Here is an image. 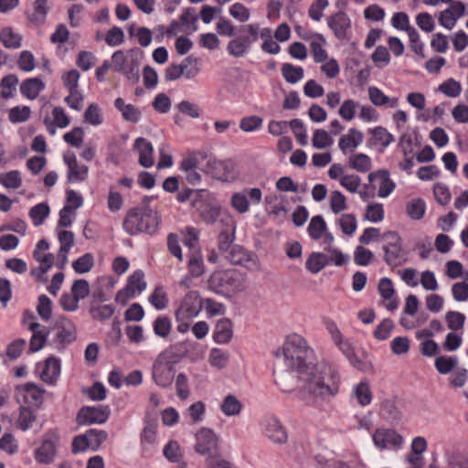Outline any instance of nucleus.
I'll return each mask as SVG.
<instances>
[{
  "label": "nucleus",
  "mask_w": 468,
  "mask_h": 468,
  "mask_svg": "<svg viewBox=\"0 0 468 468\" xmlns=\"http://www.w3.org/2000/svg\"><path fill=\"white\" fill-rule=\"evenodd\" d=\"M372 439L375 446L380 450L399 448L403 443L402 436L393 429H377Z\"/></svg>",
  "instance_id": "obj_15"
},
{
  "label": "nucleus",
  "mask_w": 468,
  "mask_h": 468,
  "mask_svg": "<svg viewBox=\"0 0 468 468\" xmlns=\"http://www.w3.org/2000/svg\"><path fill=\"white\" fill-rule=\"evenodd\" d=\"M164 456L171 463H180L183 454L181 448L176 441H169L164 447Z\"/></svg>",
  "instance_id": "obj_53"
},
{
  "label": "nucleus",
  "mask_w": 468,
  "mask_h": 468,
  "mask_svg": "<svg viewBox=\"0 0 468 468\" xmlns=\"http://www.w3.org/2000/svg\"><path fill=\"white\" fill-rule=\"evenodd\" d=\"M203 303L197 291H189L176 310V322L187 321L198 315Z\"/></svg>",
  "instance_id": "obj_11"
},
{
  "label": "nucleus",
  "mask_w": 468,
  "mask_h": 468,
  "mask_svg": "<svg viewBox=\"0 0 468 468\" xmlns=\"http://www.w3.org/2000/svg\"><path fill=\"white\" fill-rule=\"evenodd\" d=\"M195 451L200 455L207 457V464L220 457L218 437L213 430L201 428L196 433Z\"/></svg>",
  "instance_id": "obj_7"
},
{
  "label": "nucleus",
  "mask_w": 468,
  "mask_h": 468,
  "mask_svg": "<svg viewBox=\"0 0 468 468\" xmlns=\"http://www.w3.org/2000/svg\"><path fill=\"white\" fill-rule=\"evenodd\" d=\"M94 265V258L91 253H85L72 262L75 272L83 274L89 272Z\"/></svg>",
  "instance_id": "obj_52"
},
{
  "label": "nucleus",
  "mask_w": 468,
  "mask_h": 468,
  "mask_svg": "<svg viewBox=\"0 0 468 468\" xmlns=\"http://www.w3.org/2000/svg\"><path fill=\"white\" fill-rule=\"evenodd\" d=\"M63 161L67 165V182L77 184L85 181L88 177L89 167L78 162L73 152L68 151L63 154Z\"/></svg>",
  "instance_id": "obj_13"
},
{
  "label": "nucleus",
  "mask_w": 468,
  "mask_h": 468,
  "mask_svg": "<svg viewBox=\"0 0 468 468\" xmlns=\"http://www.w3.org/2000/svg\"><path fill=\"white\" fill-rule=\"evenodd\" d=\"M379 414L387 420H396L399 418V410L390 399H386L381 402Z\"/></svg>",
  "instance_id": "obj_60"
},
{
  "label": "nucleus",
  "mask_w": 468,
  "mask_h": 468,
  "mask_svg": "<svg viewBox=\"0 0 468 468\" xmlns=\"http://www.w3.org/2000/svg\"><path fill=\"white\" fill-rule=\"evenodd\" d=\"M301 379L304 382L295 396L306 405H313L315 399H329L340 389L341 377L337 370L326 365H315Z\"/></svg>",
  "instance_id": "obj_1"
},
{
  "label": "nucleus",
  "mask_w": 468,
  "mask_h": 468,
  "mask_svg": "<svg viewBox=\"0 0 468 468\" xmlns=\"http://www.w3.org/2000/svg\"><path fill=\"white\" fill-rule=\"evenodd\" d=\"M349 167L359 172L367 173L371 169V158L366 154H355L348 158Z\"/></svg>",
  "instance_id": "obj_35"
},
{
  "label": "nucleus",
  "mask_w": 468,
  "mask_h": 468,
  "mask_svg": "<svg viewBox=\"0 0 468 468\" xmlns=\"http://www.w3.org/2000/svg\"><path fill=\"white\" fill-rule=\"evenodd\" d=\"M133 148L139 154V164L145 167L149 168L154 165V148L152 144L146 140L145 138L139 137L134 141Z\"/></svg>",
  "instance_id": "obj_20"
},
{
  "label": "nucleus",
  "mask_w": 468,
  "mask_h": 468,
  "mask_svg": "<svg viewBox=\"0 0 468 468\" xmlns=\"http://www.w3.org/2000/svg\"><path fill=\"white\" fill-rule=\"evenodd\" d=\"M327 25L338 40L347 38V31L351 27V20L345 12H337L327 18Z\"/></svg>",
  "instance_id": "obj_17"
},
{
  "label": "nucleus",
  "mask_w": 468,
  "mask_h": 468,
  "mask_svg": "<svg viewBox=\"0 0 468 468\" xmlns=\"http://www.w3.org/2000/svg\"><path fill=\"white\" fill-rule=\"evenodd\" d=\"M84 120L87 123L98 126L103 122L101 109L97 103L90 104L84 112Z\"/></svg>",
  "instance_id": "obj_50"
},
{
  "label": "nucleus",
  "mask_w": 468,
  "mask_h": 468,
  "mask_svg": "<svg viewBox=\"0 0 468 468\" xmlns=\"http://www.w3.org/2000/svg\"><path fill=\"white\" fill-rule=\"evenodd\" d=\"M150 303L156 310H164L168 305V297L163 287H156L149 296Z\"/></svg>",
  "instance_id": "obj_54"
},
{
  "label": "nucleus",
  "mask_w": 468,
  "mask_h": 468,
  "mask_svg": "<svg viewBox=\"0 0 468 468\" xmlns=\"http://www.w3.org/2000/svg\"><path fill=\"white\" fill-rule=\"evenodd\" d=\"M192 207L199 212L202 219L207 224L214 223L219 215L218 208L204 203L201 198H192Z\"/></svg>",
  "instance_id": "obj_29"
},
{
  "label": "nucleus",
  "mask_w": 468,
  "mask_h": 468,
  "mask_svg": "<svg viewBox=\"0 0 468 468\" xmlns=\"http://www.w3.org/2000/svg\"><path fill=\"white\" fill-rule=\"evenodd\" d=\"M327 230V225L321 215L314 216L311 218L307 227V232L314 240H318L323 237L324 232Z\"/></svg>",
  "instance_id": "obj_36"
},
{
  "label": "nucleus",
  "mask_w": 468,
  "mask_h": 468,
  "mask_svg": "<svg viewBox=\"0 0 468 468\" xmlns=\"http://www.w3.org/2000/svg\"><path fill=\"white\" fill-rule=\"evenodd\" d=\"M438 90L450 98H456L462 92V85L459 81L450 78L439 86Z\"/></svg>",
  "instance_id": "obj_55"
},
{
  "label": "nucleus",
  "mask_w": 468,
  "mask_h": 468,
  "mask_svg": "<svg viewBox=\"0 0 468 468\" xmlns=\"http://www.w3.org/2000/svg\"><path fill=\"white\" fill-rule=\"evenodd\" d=\"M369 133L372 134L369 140L371 145H381L385 149L394 141V136L382 126L370 129Z\"/></svg>",
  "instance_id": "obj_32"
},
{
  "label": "nucleus",
  "mask_w": 468,
  "mask_h": 468,
  "mask_svg": "<svg viewBox=\"0 0 468 468\" xmlns=\"http://www.w3.org/2000/svg\"><path fill=\"white\" fill-rule=\"evenodd\" d=\"M17 390L16 399L20 402L19 397H23V401L28 407L39 408L43 402L44 389L37 387L32 382L26 383L23 386H16Z\"/></svg>",
  "instance_id": "obj_16"
},
{
  "label": "nucleus",
  "mask_w": 468,
  "mask_h": 468,
  "mask_svg": "<svg viewBox=\"0 0 468 468\" xmlns=\"http://www.w3.org/2000/svg\"><path fill=\"white\" fill-rule=\"evenodd\" d=\"M241 410V402L231 394L226 396L220 404V410L228 417L239 415Z\"/></svg>",
  "instance_id": "obj_40"
},
{
  "label": "nucleus",
  "mask_w": 468,
  "mask_h": 468,
  "mask_svg": "<svg viewBox=\"0 0 468 468\" xmlns=\"http://www.w3.org/2000/svg\"><path fill=\"white\" fill-rule=\"evenodd\" d=\"M108 439V433L103 430L90 429L83 434L73 438L71 452L74 454L90 450L97 452L101 445Z\"/></svg>",
  "instance_id": "obj_9"
},
{
  "label": "nucleus",
  "mask_w": 468,
  "mask_h": 468,
  "mask_svg": "<svg viewBox=\"0 0 468 468\" xmlns=\"http://www.w3.org/2000/svg\"><path fill=\"white\" fill-rule=\"evenodd\" d=\"M465 319V315L457 311H449L445 315L448 328L454 331L463 327Z\"/></svg>",
  "instance_id": "obj_61"
},
{
  "label": "nucleus",
  "mask_w": 468,
  "mask_h": 468,
  "mask_svg": "<svg viewBox=\"0 0 468 468\" xmlns=\"http://www.w3.org/2000/svg\"><path fill=\"white\" fill-rule=\"evenodd\" d=\"M172 328V323L168 316L159 315L153 323V329L155 335L161 338H166Z\"/></svg>",
  "instance_id": "obj_46"
},
{
  "label": "nucleus",
  "mask_w": 468,
  "mask_h": 468,
  "mask_svg": "<svg viewBox=\"0 0 468 468\" xmlns=\"http://www.w3.org/2000/svg\"><path fill=\"white\" fill-rule=\"evenodd\" d=\"M182 357L176 346H171L158 354L151 371L154 383L161 388H171L176 378V365Z\"/></svg>",
  "instance_id": "obj_5"
},
{
  "label": "nucleus",
  "mask_w": 468,
  "mask_h": 468,
  "mask_svg": "<svg viewBox=\"0 0 468 468\" xmlns=\"http://www.w3.org/2000/svg\"><path fill=\"white\" fill-rule=\"evenodd\" d=\"M18 78L16 77V75L8 74L5 76L0 82V86L4 89L0 92L1 96L5 100L13 98L16 90Z\"/></svg>",
  "instance_id": "obj_45"
},
{
  "label": "nucleus",
  "mask_w": 468,
  "mask_h": 468,
  "mask_svg": "<svg viewBox=\"0 0 468 468\" xmlns=\"http://www.w3.org/2000/svg\"><path fill=\"white\" fill-rule=\"evenodd\" d=\"M76 339L74 324L64 316H60V343H72Z\"/></svg>",
  "instance_id": "obj_47"
},
{
  "label": "nucleus",
  "mask_w": 468,
  "mask_h": 468,
  "mask_svg": "<svg viewBox=\"0 0 468 468\" xmlns=\"http://www.w3.org/2000/svg\"><path fill=\"white\" fill-rule=\"evenodd\" d=\"M37 370L39 372L42 381L48 385H55L58 376V358L48 357L43 364L37 365Z\"/></svg>",
  "instance_id": "obj_19"
},
{
  "label": "nucleus",
  "mask_w": 468,
  "mask_h": 468,
  "mask_svg": "<svg viewBox=\"0 0 468 468\" xmlns=\"http://www.w3.org/2000/svg\"><path fill=\"white\" fill-rule=\"evenodd\" d=\"M44 88L45 84L39 78H28L22 81L20 92L28 100H35Z\"/></svg>",
  "instance_id": "obj_27"
},
{
  "label": "nucleus",
  "mask_w": 468,
  "mask_h": 468,
  "mask_svg": "<svg viewBox=\"0 0 468 468\" xmlns=\"http://www.w3.org/2000/svg\"><path fill=\"white\" fill-rule=\"evenodd\" d=\"M426 209L425 202L422 198L412 199L407 203L406 213L414 220H420L423 218Z\"/></svg>",
  "instance_id": "obj_43"
},
{
  "label": "nucleus",
  "mask_w": 468,
  "mask_h": 468,
  "mask_svg": "<svg viewBox=\"0 0 468 468\" xmlns=\"http://www.w3.org/2000/svg\"><path fill=\"white\" fill-rule=\"evenodd\" d=\"M0 40L7 48H18L21 46L22 37L11 27H5L0 32Z\"/></svg>",
  "instance_id": "obj_41"
},
{
  "label": "nucleus",
  "mask_w": 468,
  "mask_h": 468,
  "mask_svg": "<svg viewBox=\"0 0 468 468\" xmlns=\"http://www.w3.org/2000/svg\"><path fill=\"white\" fill-rule=\"evenodd\" d=\"M126 286L134 291V293H141L146 288L144 273L142 270H136L128 277Z\"/></svg>",
  "instance_id": "obj_51"
},
{
  "label": "nucleus",
  "mask_w": 468,
  "mask_h": 468,
  "mask_svg": "<svg viewBox=\"0 0 468 468\" xmlns=\"http://www.w3.org/2000/svg\"><path fill=\"white\" fill-rule=\"evenodd\" d=\"M289 125L294 133L297 143L303 146L306 145L308 142V136L303 121L300 119H293L289 122Z\"/></svg>",
  "instance_id": "obj_56"
},
{
  "label": "nucleus",
  "mask_w": 468,
  "mask_h": 468,
  "mask_svg": "<svg viewBox=\"0 0 468 468\" xmlns=\"http://www.w3.org/2000/svg\"><path fill=\"white\" fill-rule=\"evenodd\" d=\"M362 132L356 128H350L347 134L343 135L338 142V146L342 153L346 154L347 151L353 152L363 142Z\"/></svg>",
  "instance_id": "obj_24"
},
{
  "label": "nucleus",
  "mask_w": 468,
  "mask_h": 468,
  "mask_svg": "<svg viewBox=\"0 0 468 468\" xmlns=\"http://www.w3.org/2000/svg\"><path fill=\"white\" fill-rule=\"evenodd\" d=\"M327 265H329V260L322 252H312L305 262V268L313 274L318 273Z\"/></svg>",
  "instance_id": "obj_34"
},
{
  "label": "nucleus",
  "mask_w": 468,
  "mask_h": 468,
  "mask_svg": "<svg viewBox=\"0 0 468 468\" xmlns=\"http://www.w3.org/2000/svg\"><path fill=\"white\" fill-rule=\"evenodd\" d=\"M394 327V323L389 318H385L378 324L373 332V335L376 339L383 341L389 337L390 333Z\"/></svg>",
  "instance_id": "obj_63"
},
{
  "label": "nucleus",
  "mask_w": 468,
  "mask_h": 468,
  "mask_svg": "<svg viewBox=\"0 0 468 468\" xmlns=\"http://www.w3.org/2000/svg\"><path fill=\"white\" fill-rule=\"evenodd\" d=\"M197 58L192 55L186 58L181 64H171L165 71V79L166 81H173L179 79L185 72L188 65L197 63Z\"/></svg>",
  "instance_id": "obj_31"
},
{
  "label": "nucleus",
  "mask_w": 468,
  "mask_h": 468,
  "mask_svg": "<svg viewBox=\"0 0 468 468\" xmlns=\"http://www.w3.org/2000/svg\"><path fill=\"white\" fill-rule=\"evenodd\" d=\"M207 286L214 293L230 298L247 290V275L236 269L217 270L210 274Z\"/></svg>",
  "instance_id": "obj_3"
},
{
  "label": "nucleus",
  "mask_w": 468,
  "mask_h": 468,
  "mask_svg": "<svg viewBox=\"0 0 468 468\" xmlns=\"http://www.w3.org/2000/svg\"><path fill=\"white\" fill-rule=\"evenodd\" d=\"M37 312L43 321H48L52 315V303L46 294L38 297Z\"/></svg>",
  "instance_id": "obj_62"
},
{
  "label": "nucleus",
  "mask_w": 468,
  "mask_h": 468,
  "mask_svg": "<svg viewBox=\"0 0 468 468\" xmlns=\"http://www.w3.org/2000/svg\"><path fill=\"white\" fill-rule=\"evenodd\" d=\"M227 260L234 265H240L250 268L251 263H255L254 255L239 245H234L226 255Z\"/></svg>",
  "instance_id": "obj_22"
},
{
  "label": "nucleus",
  "mask_w": 468,
  "mask_h": 468,
  "mask_svg": "<svg viewBox=\"0 0 468 468\" xmlns=\"http://www.w3.org/2000/svg\"><path fill=\"white\" fill-rule=\"evenodd\" d=\"M352 396L356 398L357 403L362 407H366L371 403L373 395L367 379H362L353 388Z\"/></svg>",
  "instance_id": "obj_30"
},
{
  "label": "nucleus",
  "mask_w": 468,
  "mask_h": 468,
  "mask_svg": "<svg viewBox=\"0 0 468 468\" xmlns=\"http://www.w3.org/2000/svg\"><path fill=\"white\" fill-rule=\"evenodd\" d=\"M114 106L122 113L123 120L132 123H137L141 120V111L133 104H126L122 98L115 99Z\"/></svg>",
  "instance_id": "obj_25"
},
{
  "label": "nucleus",
  "mask_w": 468,
  "mask_h": 468,
  "mask_svg": "<svg viewBox=\"0 0 468 468\" xmlns=\"http://www.w3.org/2000/svg\"><path fill=\"white\" fill-rule=\"evenodd\" d=\"M160 218L157 211L149 206H136L129 209L123 218L122 228L131 236L142 233L154 235L158 230Z\"/></svg>",
  "instance_id": "obj_4"
},
{
  "label": "nucleus",
  "mask_w": 468,
  "mask_h": 468,
  "mask_svg": "<svg viewBox=\"0 0 468 468\" xmlns=\"http://www.w3.org/2000/svg\"><path fill=\"white\" fill-rule=\"evenodd\" d=\"M458 365V358L456 356H440L436 357L434 366L440 374L446 375L452 371Z\"/></svg>",
  "instance_id": "obj_44"
},
{
  "label": "nucleus",
  "mask_w": 468,
  "mask_h": 468,
  "mask_svg": "<svg viewBox=\"0 0 468 468\" xmlns=\"http://www.w3.org/2000/svg\"><path fill=\"white\" fill-rule=\"evenodd\" d=\"M207 164L204 168V171L216 178H221L227 175V165L224 161L218 160L213 156H208L207 158Z\"/></svg>",
  "instance_id": "obj_37"
},
{
  "label": "nucleus",
  "mask_w": 468,
  "mask_h": 468,
  "mask_svg": "<svg viewBox=\"0 0 468 468\" xmlns=\"http://www.w3.org/2000/svg\"><path fill=\"white\" fill-rule=\"evenodd\" d=\"M207 158V154L205 151L192 152L182 160L180 163V169L184 172L197 169L202 160Z\"/></svg>",
  "instance_id": "obj_39"
},
{
  "label": "nucleus",
  "mask_w": 468,
  "mask_h": 468,
  "mask_svg": "<svg viewBox=\"0 0 468 468\" xmlns=\"http://www.w3.org/2000/svg\"><path fill=\"white\" fill-rule=\"evenodd\" d=\"M40 327L38 323H31L29 324V330L33 332L29 342V351L35 353L39 351L46 342V335L42 334L37 329Z\"/></svg>",
  "instance_id": "obj_42"
},
{
  "label": "nucleus",
  "mask_w": 468,
  "mask_h": 468,
  "mask_svg": "<svg viewBox=\"0 0 468 468\" xmlns=\"http://www.w3.org/2000/svg\"><path fill=\"white\" fill-rule=\"evenodd\" d=\"M183 238V243L190 251L200 250L199 247V230L193 226H186L180 230Z\"/></svg>",
  "instance_id": "obj_33"
},
{
  "label": "nucleus",
  "mask_w": 468,
  "mask_h": 468,
  "mask_svg": "<svg viewBox=\"0 0 468 468\" xmlns=\"http://www.w3.org/2000/svg\"><path fill=\"white\" fill-rule=\"evenodd\" d=\"M233 337V324L229 318L219 319L213 331V340L219 345H226Z\"/></svg>",
  "instance_id": "obj_21"
},
{
  "label": "nucleus",
  "mask_w": 468,
  "mask_h": 468,
  "mask_svg": "<svg viewBox=\"0 0 468 468\" xmlns=\"http://www.w3.org/2000/svg\"><path fill=\"white\" fill-rule=\"evenodd\" d=\"M385 244L383 245L384 261L392 268L402 265L406 257L402 250V240L396 231H388L383 234Z\"/></svg>",
  "instance_id": "obj_8"
},
{
  "label": "nucleus",
  "mask_w": 468,
  "mask_h": 468,
  "mask_svg": "<svg viewBox=\"0 0 468 468\" xmlns=\"http://www.w3.org/2000/svg\"><path fill=\"white\" fill-rule=\"evenodd\" d=\"M313 353L306 341L297 334L289 335L282 347L286 367L296 372L300 378L306 376L309 370L314 369L315 365L311 361Z\"/></svg>",
  "instance_id": "obj_2"
},
{
  "label": "nucleus",
  "mask_w": 468,
  "mask_h": 468,
  "mask_svg": "<svg viewBox=\"0 0 468 468\" xmlns=\"http://www.w3.org/2000/svg\"><path fill=\"white\" fill-rule=\"evenodd\" d=\"M72 298L70 303H65L67 311H75L78 308L80 300L86 298L90 294V284L87 280L80 279L74 282L71 287Z\"/></svg>",
  "instance_id": "obj_23"
},
{
  "label": "nucleus",
  "mask_w": 468,
  "mask_h": 468,
  "mask_svg": "<svg viewBox=\"0 0 468 468\" xmlns=\"http://www.w3.org/2000/svg\"><path fill=\"white\" fill-rule=\"evenodd\" d=\"M115 308L112 304L93 306L90 309V314L94 320L104 321L113 315Z\"/></svg>",
  "instance_id": "obj_57"
},
{
  "label": "nucleus",
  "mask_w": 468,
  "mask_h": 468,
  "mask_svg": "<svg viewBox=\"0 0 468 468\" xmlns=\"http://www.w3.org/2000/svg\"><path fill=\"white\" fill-rule=\"evenodd\" d=\"M187 270L192 278H199L205 273V264L201 250L189 251Z\"/></svg>",
  "instance_id": "obj_26"
},
{
  "label": "nucleus",
  "mask_w": 468,
  "mask_h": 468,
  "mask_svg": "<svg viewBox=\"0 0 468 468\" xmlns=\"http://www.w3.org/2000/svg\"><path fill=\"white\" fill-rule=\"evenodd\" d=\"M0 184L6 188L17 189L22 185L21 174L18 170H12L0 174Z\"/></svg>",
  "instance_id": "obj_49"
},
{
  "label": "nucleus",
  "mask_w": 468,
  "mask_h": 468,
  "mask_svg": "<svg viewBox=\"0 0 468 468\" xmlns=\"http://www.w3.org/2000/svg\"><path fill=\"white\" fill-rule=\"evenodd\" d=\"M56 454V445L50 440H45L40 447L36 449L35 460L41 464H49L53 462Z\"/></svg>",
  "instance_id": "obj_28"
},
{
  "label": "nucleus",
  "mask_w": 468,
  "mask_h": 468,
  "mask_svg": "<svg viewBox=\"0 0 468 468\" xmlns=\"http://www.w3.org/2000/svg\"><path fill=\"white\" fill-rule=\"evenodd\" d=\"M237 32L242 35L228 43L227 51L234 58H241L250 51L251 44L259 39V24L240 26Z\"/></svg>",
  "instance_id": "obj_6"
},
{
  "label": "nucleus",
  "mask_w": 468,
  "mask_h": 468,
  "mask_svg": "<svg viewBox=\"0 0 468 468\" xmlns=\"http://www.w3.org/2000/svg\"><path fill=\"white\" fill-rule=\"evenodd\" d=\"M334 143L329 133L324 129H316L314 133L312 144L314 148L324 149Z\"/></svg>",
  "instance_id": "obj_58"
},
{
  "label": "nucleus",
  "mask_w": 468,
  "mask_h": 468,
  "mask_svg": "<svg viewBox=\"0 0 468 468\" xmlns=\"http://www.w3.org/2000/svg\"><path fill=\"white\" fill-rule=\"evenodd\" d=\"M229 15L240 23H245L250 19V12L248 7H246L241 3H235L229 6Z\"/></svg>",
  "instance_id": "obj_64"
},
{
  "label": "nucleus",
  "mask_w": 468,
  "mask_h": 468,
  "mask_svg": "<svg viewBox=\"0 0 468 468\" xmlns=\"http://www.w3.org/2000/svg\"><path fill=\"white\" fill-rule=\"evenodd\" d=\"M49 215V207L46 203H39L29 210V217L35 226H40Z\"/></svg>",
  "instance_id": "obj_48"
},
{
  "label": "nucleus",
  "mask_w": 468,
  "mask_h": 468,
  "mask_svg": "<svg viewBox=\"0 0 468 468\" xmlns=\"http://www.w3.org/2000/svg\"><path fill=\"white\" fill-rule=\"evenodd\" d=\"M284 80L291 84H295L303 78V69L301 66H294L291 63H284L281 69Z\"/></svg>",
  "instance_id": "obj_38"
},
{
  "label": "nucleus",
  "mask_w": 468,
  "mask_h": 468,
  "mask_svg": "<svg viewBox=\"0 0 468 468\" xmlns=\"http://www.w3.org/2000/svg\"><path fill=\"white\" fill-rule=\"evenodd\" d=\"M110 415L111 409L108 405L83 406L76 415V422L79 426L103 424L109 420Z\"/></svg>",
  "instance_id": "obj_10"
},
{
  "label": "nucleus",
  "mask_w": 468,
  "mask_h": 468,
  "mask_svg": "<svg viewBox=\"0 0 468 468\" xmlns=\"http://www.w3.org/2000/svg\"><path fill=\"white\" fill-rule=\"evenodd\" d=\"M83 202L81 194L73 189H66L64 207L60 209V228L71 226L76 219L77 210L82 207Z\"/></svg>",
  "instance_id": "obj_12"
},
{
  "label": "nucleus",
  "mask_w": 468,
  "mask_h": 468,
  "mask_svg": "<svg viewBox=\"0 0 468 468\" xmlns=\"http://www.w3.org/2000/svg\"><path fill=\"white\" fill-rule=\"evenodd\" d=\"M48 10V0H36L34 2V11L28 16V18L32 22L41 23L45 20Z\"/></svg>",
  "instance_id": "obj_59"
},
{
  "label": "nucleus",
  "mask_w": 468,
  "mask_h": 468,
  "mask_svg": "<svg viewBox=\"0 0 468 468\" xmlns=\"http://www.w3.org/2000/svg\"><path fill=\"white\" fill-rule=\"evenodd\" d=\"M262 431L264 435L276 444H284L288 441L286 428L275 416H270L263 420Z\"/></svg>",
  "instance_id": "obj_14"
},
{
  "label": "nucleus",
  "mask_w": 468,
  "mask_h": 468,
  "mask_svg": "<svg viewBox=\"0 0 468 468\" xmlns=\"http://www.w3.org/2000/svg\"><path fill=\"white\" fill-rule=\"evenodd\" d=\"M367 179L370 184H373L375 180L379 182L378 192L379 197H388L396 187V184L390 179L389 172L384 168L369 173Z\"/></svg>",
  "instance_id": "obj_18"
}]
</instances>
